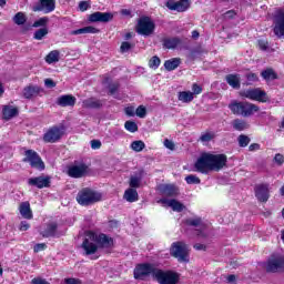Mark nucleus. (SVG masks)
Returning <instances> with one entry per match:
<instances>
[{
	"label": "nucleus",
	"mask_w": 284,
	"mask_h": 284,
	"mask_svg": "<svg viewBox=\"0 0 284 284\" xmlns=\"http://www.w3.org/2000/svg\"><path fill=\"white\" fill-rule=\"evenodd\" d=\"M229 110L237 116H252L254 112H258L261 109L258 105L250 102L233 101L229 104Z\"/></svg>",
	"instance_id": "f257e3e1"
},
{
	"label": "nucleus",
	"mask_w": 284,
	"mask_h": 284,
	"mask_svg": "<svg viewBox=\"0 0 284 284\" xmlns=\"http://www.w3.org/2000/svg\"><path fill=\"white\" fill-rule=\"evenodd\" d=\"M170 255L178 260V263H190V246L183 241L173 242L170 247Z\"/></svg>",
	"instance_id": "f03ea898"
},
{
	"label": "nucleus",
	"mask_w": 284,
	"mask_h": 284,
	"mask_svg": "<svg viewBox=\"0 0 284 284\" xmlns=\"http://www.w3.org/2000/svg\"><path fill=\"white\" fill-rule=\"evenodd\" d=\"M156 30V23L153 22L152 18L143 16L138 20L135 32L141 37H151Z\"/></svg>",
	"instance_id": "7ed1b4c3"
},
{
	"label": "nucleus",
	"mask_w": 284,
	"mask_h": 284,
	"mask_svg": "<svg viewBox=\"0 0 284 284\" xmlns=\"http://www.w3.org/2000/svg\"><path fill=\"white\" fill-rule=\"evenodd\" d=\"M67 130H68V128L63 123L51 126L43 134L44 143H58V141H61V139H63V135L65 134Z\"/></svg>",
	"instance_id": "20e7f679"
},
{
	"label": "nucleus",
	"mask_w": 284,
	"mask_h": 284,
	"mask_svg": "<svg viewBox=\"0 0 284 284\" xmlns=\"http://www.w3.org/2000/svg\"><path fill=\"white\" fill-rule=\"evenodd\" d=\"M77 201L79 205H94L101 201V193L94 192L91 189H83L77 195Z\"/></svg>",
	"instance_id": "39448f33"
},
{
	"label": "nucleus",
	"mask_w": 284,
	"mask_h": 284,
	"mask_svg": "<svg viewBox=\"0 0 284 284\" xmlns=\"http://www.w3.org/2000/svg\"><path fill=\"white\" fill-rule=\"evenodd\" d=\"M158 271L156 266L152 263L138 264L133 271V276L136 281H145L148 276L154 278V273Z\"/></svg>",
	"instance_id": "423d86ee"
},
{
	"label": "nucleus",
	"mask_w": 284,
	"mask_h": 284,
	"mask_svg": "<svg viewBox=\"0 0 284 284\" xmlns=\"http://www.w3.org/2000/svg\"><path fill=\"white\" fill-rule=\"evenodd\" d=\"M22 162L29 163L31 168L39 170L40 172L45 170V163H43V160H41V155H39V153L32 149L24 151V158L22 159Z\"/></svg>",
	"instance_id": "0eeeda50"
},
{
	"label": "nucleus",
	"mask_w": 284,
	"mask_h": 284,
	"mask_svg": "<svg viewBox=\"0 0 284 284\" xmlns=\"http://www.w3.org/2000/svg\"><path fill=\"white\" fill-rule=\"evenodd\" d=\"M265 270L268 274L284 272V255L277 253L272 254L266 261Z\"/></svg>",
	"instance_id": "6e6552de"
},
{
	"label": "nucleus",
	"mask_w": 284,
	"mask_h": 284,
	"mask_svg": "<svg viewBox=\"0 0 284 284\" xmlns=\"http://www.w3.org/2000/svg\"><path fill=\"white\" fill-rule=\"evenodd\" d=\"M179 273L172 271H163L158 268V271L154 273V281H156L159 284H176L179 283Z\"/></svg>",
	"instance_id": "1a4fd4ad"
},
{
	"label": "nucleus",
	"mask_w": 284,
	"mask_h": 284,
	"mask_svg": "<svg viewBox=\"0 0 284 284\" xmlns=\"http://www.w3.org/2000/svg\"><path fill=\"white\" fill-rule=\"evenodd\" d=\"M194 171L201 174H209L212 172V158L211 153L204 152L194 163Z\"/></svg>",
	"instance_id": "9d476101"
},
{
	"label": "nucleus",
	"mask_w": 284,
	"mask_h": 284,
	"mask_svg": "<svg viewBox=\"0 0 284 284\" xmlns=\"http://www.w3.org/2000/svg\"><path fill=\"white\" fill-rule=\"evenodd\" d=\"M90 240L93 241L101 250H110L114 247V239L105 233H91Z\"/></svg>",
	"instance_id": "9b49d317"
},
{
	"label": "nucleus",
	"mask_w": 284,
	"mask_h": 284,
	"mask_svg": "<svg viewBox=\"0 0 284 284\" xmlns=\"http://www.w3.org/2000/svg\"><path fill=\"white\" fill-rule=\"evenodd\" d=\"M242 97L251 101H258L260 103H267V101H270L267 92L261 90V88L247 89L242 92Z\"/></svg>",
	"instance_id": "f8f14e48"
},
{
	"label": "nucleus",
	"mask_w": 284,
	"mask_h": 284,
	"mask_svg": "<svg viewBox=\"0 0 284 284\" xmlns=\"http://www.w3.org/2000/svg\"><path fill=\"white\" fill-rule=\"evenodd\" d=\"M255 197L260 203H267L270 201V184L262 183L254 186Z\"/></svg>",
	"instance_id": "ddd939ff"
},
{
	"label": "nucleus",
	"mask_w": 284,
	"mask_h": 284,
	"mask_svg": "<svg viewBox=\"0 0 284 284\" xmlns=\"http://www.w3.org/2000/svg\"><path fill=\"white\" fill-rule=\"evenodd\" d=\"M52 179L50 175H40L37 178H30L28 180V185L32 187H38V190H43V187H50Z\"/></svg>",
	"instance_id": "4468645a"
},
{
	"label": "nucleus",
	"mask_w": 284,
	"mask_h": 284,
	"mask_svg": "<svg viewBox=\"0 0 284 284\" xmlns=\"http://www.w3.org/2000/svg\"><path fill=\"white\" fill-rule=\"evenodd\" d=\"M227 165V155L211 153V172H220Z\"/></svg>",
	"instance_id": "2eb2a0df"
},
{
	"label": "nucleus",
	"mask_w": 284,
	"mask_h": 284,
	"mask_svg": "<svg viewBox=\"0 0 284 284\" xmlns=\"http://www.w3.org/2000/svg\"><path fill=\"white\" fill-rule=\"evenodd\" d=\"M54 8H57L55 0H40L33 7V12H44V14H50V12H54Z\"/></svg>",
	"instance_id": "dca6fc26"
},
{
	"label": "nucleus",
	"mask_w": 284,
	"mask_h": 284,
	"mask_svg": "<svg viewBox=\"0 0 284 284\" xmlns=\"http://www.w3.org/2000/svg\"><path fill=\"white\" fill-rule=\"evenodd\" d=\"M112 19H114V14H112V12H101V11L91 13L88 18L90 23H110Z\"/></svg>",
	"instance_id": "f3484780"
},
{
	"label": "nucleus",
	"mask_w": 284,
	"mask_h": 284,
	"mask_svg": "<svg viewBox=\"0 0 284 284\" xmlns=\"http://www.w3.org/2000/svg\"><path fill=\"white\" fill-rule=\"evenodd\" d=\"M82 250L84 251L85 256H91V261H97V258H99V255H97V252H99V246L89 239H84Z\"/></svg>",
	"instance_id": "a211bd4d"
},
{
	"label": "nucleus",
	"mask_w": 284,
	"mask_h": 284,
	"mask_svg": "<svg viewBox=\"0 0 284 284\" xmlns=\"http://www.w3.org/2000/svg\"><path fill=\"white\" fill-rule=\"evenodd\" d=\"M163 48H166V50H176V48L180 50H190V47L183 45V40L179 37L164 39Z\"/></svg>",
	"instance_id": "6ab92c4d"
},
{
	"label": "nucleus",
	"mask_w": 284,
	"mask_h": 284,
	"mask_svg": "<svg viewBox=\"0 0 284 284\" xmlns=\"http://www.w3.org/2000/svg\"><path fill=\"white\" fill-rule=\"evenodd\" d=\"M273 32L277 39H284V11H278L274 19Z\"/></svg>",
	"instance_id": "aec40b11"
},
{
	"label": "nucleus",
	"mask_w": 284,
	"mask_h": 284,
	"mask_svg": "<svg viewBox=\"0 0 284 284\" xmlns=\"http://www.w3.org/2000/svg\"><path fill=\"white\" fill-rule=\"evenodd\" d=\"M88 172V166L85 163L73 165L69 168L68 175L71 176V179H81L82 176H85V173Z\"/></svg>",
	"instance_id": "412c9836"
},
{
	"label": "nucleus",
	"mask_w": 284,
	"mask_h": 284,
	"mask_svg": "<svg viewBox=\"0 0 284 284\" xmlns=\"http://www.w3.org/2000/svg\"><path fill=\"white\" fill-rule=\"evenodd\" d=\"M55 103L60 108H74L77 105V98L72 94L60 95Z\"/></svg>",
	"instance_id": "4be33fe9"
},
{
	"label": "nucleus",
	"mask_w": 284,
	"mask_h": 284,
	"mask_svg": "<svg viewBox=\"0 0 284 284\" xmlns=\"http://www.w3.org/2000/svg\"><path fill=\"white\" fill-rule=\"evenodd\" d=\"M166 7L169 10H175L176 12H185L187 8H190L189 0H180V1H169L166 2Z\"/></svg>",
	"instance_id": "5701e85b"
},
{
	"label": "nucleus",
	"mask_w": 284,
	"mask_h": 284,
	"mask_svg": "<svg viewBox=\"0 0 284 284\" xmlns=\"http://www.w3.org/2000/svg\"><path fill=\"white\" fill-rule=\"evenodd\" d=\"M14 116H19V109L12 105H4L2 108V119L4 121H10V119H14Z\"/></svg>",
	"instance_id": "b1692460"
},
{
	"label": "nucleus",
	"mask_w": 284,
	"mask_h": 284,
	"mask_svg": "<svg viewBox=\"0 0 284 284\" xmlns=\"http://www.w3.org/2000/svg\"><path fill=\"white\" fill-rule=\"evenodd\" d=\"M82 108H87V110H99L103 108V103L95 98H89L82 101Z\"/></svg>",
	"instance_id": "393cba45"
},
{
	"label": "nucleus",
	"mask_w": 284,
	"mask_h": 284,
	"mask_svg": "<svg viewBox=\"0 0 284 284\" xmlns=\"http://www.w3.org/2000/svg\"><path fill=\"white\" fill-rule=\"evenodd\" d=\"M160 191L163 194V196H179V187L173 184H164L160 186Z\"/></svg>",
	"instance_id": "a878e982"
},
{
	"label": "nucleus",
	"mask_w": 284,
	"mask_h": 284,
	"mask_svg": "<svg viewBox=\"0 0 284 284\" xmlns=\"http://www.w3.org/2000/svg\"><path fill=\"white\" fill-rule=\"evenodd\" d=\"M225 81L233 90H241V75L234 73L227 74Z\"/></svg>",
	"instance_id": "bb28decb"
},
{
	"label": "nucleus",
	"mask_w": 284,
	"mask_h": 284,
	"mask_svg": "<svg viewBox=\"0 0 284 284\" xmlns=\"http://www.w3.org/2000/svg\"><path fill=\"white\" fill-rule=\"evenodd\" d=\"M161 203H165L169 207H172L173 212H183V210H185V205H183V203L176 201L175 199H162Z\"/></svg>",
	"instance_id": "cd10ccee"
},
{
	"label": "nucleus",
	"mask_w": 284,
	"mask_h": 284,
	"mask_svg": "<svg viewBox=\"0 0 284 284\" xmlns=\"http://www.w3.org/2000/svg\"><path fill=\"white\" fill-rule=\"evenodd\" d=\"M59 225L54 222L47 224L45 230L41 232L43 239H50L57 236V230Z\"/></svg>",
	"instance_id": "c85d7f7f"
},
{
	"label": "nucleus",
	"mask_w": 284,
	"mask_h": 284,
	"mask_svg": "<svg viewBox=\"0 0 284 284\" xmlns=\"http://www.w3.org/2000/svg\"><path fill=\"white\" fill-rule=\"evenodd\" d=\"M19 212L22 219H27V220L33 219L32 209H30V202H22L19 206Z\"/></svg>",
	"instance_id": "c756f323"
},
{
	"label": "nucleus",
	"mask_w": 284,
	"mask_h": 284,
	"mask_svg": "<svg viewBox=\"0 0 284 284\" xmlns=\"http://www.w3.org/2000/svg\"><path fill=\"white\" fill-rule=\"evenodd\" d=\"M98 32H99V29H97L92 26H89V27H83L78 30H73L70 32V34H72L73 37H77L79 34H98Z\"/></svg>",
	"instance_id": "7c9ffc66"
},
{
	"label": "nucleus",
	"mask_w": 284,
	"mask_h": 284,
	"mask_svg": "<svg viewBox=\"0 0 284 284\" xmlns=\"http://www.w3.org/2000/svg\"><path fill=\"white\" fill-rule=\"evenodd\" d=\"M123 199L128 201V203H136L139 201V192L135 189H128L124 192Z\"/></svg>",
	"instance_id": "2f4dec72"
},
{
	"label": "nucleus",
	"mask_w": 284,
	"mask_h": 284,
	"mask_svg": "<svg viewBox=\"0 0 284 284\" xmlns=\"http://www.w3.org/2000/svg\"><path fill=\"white\" fill-rule=\"evenodd\" d=\"M261 77L264 79V81H276V79H278V74L275 73L274 69L272 68L264 69L261 72Z\"/></svg>",
	"instance_id": "473e14b6"
},
{
	"label": "nucleus",
	"mask_w": 284,
	"mask_h": 284,
	"mask_svg": "<svg viewBox=\"0 0 284 284\" xmlns=\"http://www.w3.org/2000/svg\"><path fill=\"white\" fill-rule=\"evenodd\" d=\"M183 224L187 227H203V219L195 216V217H189L183 221Z\"/></svg>",
	"instance_id": "72a5a7b5"
},
{
	"label": "nucleus",
	"mask_w": 284,
	"mask_h": 284,
	"mask_svg": "<svg viewBox=\"0 0 284 284\" xmlns=\"http://www.w3.org/2000/svg\"><path fill=\"white\" fill-rule=\"evenodd\" d=\"M180 65H181L180 58H172L164 62V68L168 72H172L173 70H176V68H179Z\"/></svg>",
	"instance_id": "f704fd0d"
},
{
	"label": "nucleus",
	"mask_w": 284,
	"mask_h": 284,
	"mask_svg": "<svg viewBox=\"0 0 284 284\" xmlns=\"http://www.w3.org/2000/svg\"><path fill=\"white\" fill-rule=\"evenodd\" d=\"M39 92H41L39 87H27L23 89V97L24 99H32V97L39 95Z\"/></svg>",
	"instance_id": "c9c22d12"
},
{
	"label": "nucleus",
	"mask_w": 284,
	"mask_h": 284,
	"mask_svg": "<svg viewBox=\"0 0 284 284\" xmlns=\"http://www.w3.org/2000/svg\"><path fill=\"white\" fill-rule=\"evenodd\" d=\"M179 101H182V103H192L194 101V93L192 91H182L178 94Z\"/></svg>",
	"instance_id": "e433bc0d"
},
{
	"label": "nucleus",
	"mask_w": 284,
	"mask_h": 284,
	"mask_svg": "<svg viewBox=\"0 0 284 284\" xmlns=\"http://www.w3.org/2000/svg\"><path fill=\"white\" fill-rule=\"evenodd\" d=\"M60 57L61 52L59 50H53L48 53V55L45 57V61L49 64L59 63V60L61 59Z\"/></svg>",
	"instance_id": "4c0bfd02"
},
{
	"label": "nucleus",
	"mask_w": 284,
	"mask_h": 284,
	"mask_svg": "<svg viewBox=\"0 0 284 284\" xmlns=\"http://www.w3.org/2000/svg\"><path fill=\"white\" fill-rule=\"evenodd\" d=\"M232 126L237 132H243V130H247V128H250V124H247L245 120L235 119L232 123Z\"/></svg>",
	"instance_id": "58836bf2"
},
{
	"label": "nucleus",
	"mask_w": 284,
	"mask_h": 284,
	"mask_svg": "<svg viewBox=\"0 0 284 284\" xmlns=\"http://www.w3.org/2000/svg\"><path fill=\"white\" fill-rule=\"evenodd\" d=\"M141 181H143V175H131L129 182L130 189L136 190L138 187H141Z\"/></svg>",
	"instance_id": "ea45409f"
},
{
	"label": "nucleus",
	"mask_w": 284,
	"mask_h": 284,
	"mask_svg": "<svg viewBox=\"0 0 284 284\" xmlns=\"http://www.w3.org/2000/svg\"><path fill=\"white\" fill-rule=\"evenodd\" d=\"M131 149L133 152H143V150H145V142L141 140L133 141L131 143Z\"/></svg>",
	"instance_id": "a19ab883"
},
{
	"label": "nucleus",
	"mask_w": 284,
	"mask_h": 284,
	"mask_svg": "<svg viewBox=\"0 0 284 284\" xmlns=\"http://www.w3.org/2000/svg\"><path fill=\"white\" fill-rule=\"evenodd\" d=\"M26 21H28V18H26V13L23 12H18L13 17V22L16 23V26H23Z\"/></svg>",
	"instance_id": "79ce46f5"
},
{
	"label": "nucleus",
	"mask_w": 284,
	"mask_h": 284,
	"mask_svg": "<svg viewBox=\"0 0 284 284\" xmlns=\"http://www.w3.org/2000/svg\"><path fill=\"white\" fill-rule=\"evenodd\" d=\"M48 34V28H41L38 29L34 33H33V39H36V41H41L43 39V37H47Z\"/></svg>",
	"instance_id": "37998d69"
},
{
	"label": "nucleus",
	"mask_w": 284,
	"mask_h": 284,
	"mask_svg": "<svg viewBox=\"0 0 284 284\" xmlns=\"http://www.w3.org/2000/svg\"><path fill=\"white\" fill-rule=\"evenodd\" d=\"M250 141H252L250 139V136L245 135V134H241L237 138V143L240 145V148H247V145H250Z\"/></svg>",
	"instance_id": "c03bdc74"
},
{
	"label": "nucleus",
	"mask_w": 284,
	"mask_h": 284,
	"mask_svg": "<svg viewBox=\"0 0 284 284\" xmlns=\"http://www.w3.org/2000/svg\"><path fill=\"white\" fill-rule=\"evenodd\" d=\"M159 65H161V58L158 55H154L149 60V68L152 70H158Z\"/></svg>",
	"instance_id": "a18cd8bd"
},
{
	"label": "nucleus",
	"mask_w": 284,
	"mask_h": 284,
	"mask_svg": "<svg viewBox=\"0 0 284 284\" xmlns=\"http://www.w3.org/2000/svg\"><path fill=\"white\" fill-rule=\"evenodd\" d=\"M124 128L125 130H128V132H132V133L139 132V125L134 121H126L124 123Z\"/></svg>",
	"instance_id": "49530a36"
},
{
	"label": "nucleus",
	"mask_w": 284,
	"mask_h": 284,
	"mask_svg": "<svg viewBox=\"0 0 284 284\" xmlns=\"http://www.w3.org/2000/svg\"><path fill=\"white\" fill-rule=\"evenodd\" d=\"M187 185H200L201 179L194 174H190L185 178Z\"/></svg>",
	"instance_id": "de8ad7c7"
},
{
	"label": "nucleus",
	"mask_w": 284,
	"mask_h": 284,
	"mask_svg": "<svg viewBox=\"0 0 284 284\" xmlns=\"http://www.w3.org/2000/svg\"><path fill=\"white\" fill-rule=\"evenodd\" d=\"M48 21H50L49 17L40 18L33 22V28H44V26H48Z\"/></svg>",
	"instance_id": "09e8293b"
},
{
	"label": "nucleus",
	"mask_w": 284,
	"mask_h": 284,
	"mask_svg": "<svg viewBox=\"0 0 284 284\" xmlns=\"http://www.w3.org/2000/svg\"><path fill=\"white\" fill-rule=\"evenodd\" d=\"M199 54H201V48H193L187 53V59H190V61H194Z\"/></svg>",
	"instance_id": "8fccbe9b"
},
{
	"label": "nucleus",
	"mask_w": 284,
	"mask_h": 284,
	"mask_svg": "<svg viewBox=\"0 0 284 284\" xmlns=\"http://www.w3.org/2000/svg\"><path fill=\"white\" fill-rule=\"evenodd\" d=\"M119 88H121V84L119 82L111 83L108 85L109 94L114 95L116 92H119Z\"/></svg>",
	"instance_id": "3c124183"
},
{
	"label": "nucleus",
	"mask_w": 284,
	"mask_h": 284,
	"mask_svg": "<svg viewBox=\"0 0 284 284\" xmlns=\"http://www.w3.org/2000/svg\"><path fill=\"white\" fill-rule=\"evenodd\" d=\"M135 114L136 116H139L140 119H145V116L148 115V109H145V106L140 105L138 106V109L135 110Z\"/></svg>",
	"instance_id": "603ef678"
},
{
	"label": "nucleus",
	"mask_w": 284,
	"mask_h": 284,
	"mask_svg": "<svg viewBox=\"0 0 284 284\" xmlns=\"http://www.w3.org/2000/svg\"><path fill=\"white\" fill-rule=\"evenodd\" d=\"M132 50V44L128 41H124L121 43L120 51L122 54H125V52H130Z\"/></svg>",
	"instance_id": "864d4df0"
},
{
	"label": "nucleus",
	"mask_w": 284,
	"mask_h": 284,
	"mask_svg": "<svg viewBox=\"0 0 284 284\" xmlns=\"http://www.w3.org/2000/svg\"><path fill=\"white\" fill-rule=\"evenodd\" d=\"M212 139H214V135L212 133H204L200 136V141H202L203 143H210Z\"/></svg>",
	"instance_id": "5fc2aeb1"
},
{
	"label": "nucleus",
	"mask_w": 284,
	"mask_h": 284,
	"mask_svg": "<svg viewBox=\"0 0 284 284\" xmlns=\"http://www.w3.org/2000/svg\"><path fill=\"white\" fill-rule=\"evenodd\" d=\"M273 161H274V163H276V165H283V163H284L283 154L276 153Z\"/></svg>",
	"instance_id": "6e6d98bb"
},
{
	"label": "nucleus",
	"mask_w": 284,
	"mask_h": 284,
	"mask_svg": "<svg viewBox=\"0 0 284 284\" xmlns=\"http://www.w3.org/2000/svg\"><path fill=\"white\" fill-rule=\"evenodd\" d=\"M246 80L248 83H256V81H258V75L256 73H247Z\"/></svg>",
	"instance_id": "4d7b16f0"
},
{
	"label": "nucleus",
	"mask_w": 284,
	"mask_h": 284,
	"mask_svg": "<svg viewBox=\"0 0 284 284\" xmlns=\"http://www.w3.org/2000/svg\"><path fill=\"white\" fill-rule=\"evenodd\" d=\"M192 91H193L192 94L194 97V94H201V92H203V88L197 83H193Z\"/></svg>",
	"instance_id": "13d9d810"
},
{
	"label": "nucleus",
	"mask_w": 284,
	"mask_h": 284,
	"mask_svg": "<svg viewBox=\"0 0 284 284\" xmlns=\"http://www.w3.org/2000/svg\"><path fill=\"white\" fill-rule=\"evenodd\" d=\"M258 48L265 52L270 48V43H267L265 40H258Z\"/></svg>",
	"instance_id": "bf43d9fd"
},
{
	"label": "nucleus",
	"mask_w": 284,
	"mask_h": 284,
	"mask_svg": "<svg viewBox=\"0 0 284 284\" xmlns=\"http://www.w3.org/2000/svg\"><path fill=\"white\" fill-rule=\"evenodd\" d=\"M20 232H28L30 230V223L22 221L19 226Z\"/></svg>",
	"instance_id": "052dcab7"
},
{
	"label": "nucleus",
	"mask_w": 284,
	"mask_h": 284,
	"mask_svg": "<svg viewBox=\"0 0 284 284\" xmlns=\"http://www.w3.org/2000/svg\"><path fill=\"white\" fill-rule=\"evenodd\" d=\"M45 88H57V82L52 79H45L44 80Z\"/></svg>",
	"instance_id": "680f3d73"
},
{
	"label": "nucleus",
	"mask_w": 284,
	"mask_h": 284,
	"mask_svg": "<svg viewBox=\"0 0 284 284\" xmlns=\"http://www.w3.org/2000/svg\"><path fill=\"white\" fill-rule=\"evenodd\" d=\"M65 284H81V280L74 278V277H69L64 280Z\"/></svg>",
	"instance_id": "e2e57ef3"
},
{
	"label": "nucleus",
	"mask_w": 284,
	"mask_h": 284,
	"mask_svg": "<svg viewBox=\"0 0 284 284\" xmlns=\"http://www.w3.org/2000/svg\"><path fill=\"white\" fill-rule=\"evenodd\" d=\"M31 284H50V282H48L41 277H36L31 281Z\"/></svg>",
	"instance_id": "0e129e2a"
},
{
	"label": "nucleus",
	"mask_w": 284,
	"mask_h": 284,
	"mask_svg": "<svg viewBox=\"0 0 284 284\" xmlns=\"http://www.w3.org/2000/svg\"><path fill=\"white\" fill-rule=\"evenodd\" d=\"M124 112H125L126 116H134V114H136V113L134 112V106H126V108L124 109Z\"/></svg>",
	"instance_id": "69168bd1"
},
{
	"label": "nucleus",
	"mask_w": 284,
	"mask_h": 284,
	"mask_svg": "<svg viewBox=\"0 0 284 284\" xmlns=\"http://www.w3.org/2000/svg\"><path fill=\"white\" fill-rule=\"evenodd\" d=\"M47 245L44 243L41 244H36L33 247V251L37 252H43V250H45Z\"/></svg>",
	"instance_id": "338daca9"
},
{
	"label": "nucleus",
	"mask_w": 284,
	"mask_h": 284,
	"mask_svg": "<svg viewBox=\"0 0 284 284\" xmlns=\"http://www.w3.org/2000/svg\"><path fill=\"white\" fill-rule=\"evenodd\" d=\"M164 146L168 149V150H174L175 145H174V142H172L171 140H164Z\"/></svg>",
	"instance_id": "774afa93"
}]
</instances>
